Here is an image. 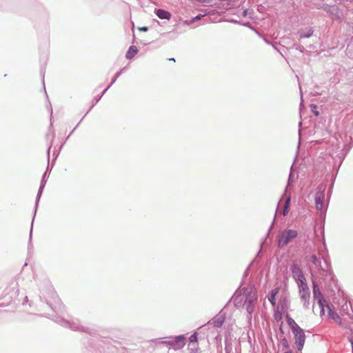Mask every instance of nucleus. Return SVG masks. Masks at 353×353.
Here are the masks:
<instances>
[{
  "label": "nucleus",
  "mask_w": 353,
  "mask_h": 353,
  "mask_svg": "<svg viewBox=\"0 0 353 353\" xmlns=\"http://www.w3.org/2000/svg\"><path fill=\"white\" fill-rule=\"evenodd\" d=\"M314 303L313 312L319 314L321 316L326 315V305H327L324 299L319 288L316 284L313 286Z\"/></svg>",
  "instance_id": "obj_1"
},
{
  "label": "nucleus",
  "mask_w": 353,
  "mask_h": 353,
  "mask_svg": "<svg viewBox=\"0 0 353 353\" xmlns=\"http://www.w3.org/2000/svg\"><path fill=\"white\" fill-rule=\"evenodd\" d=\"M297 234L296 230H284L279 239V245L281 247L286 246L297 236Z\"/></svg>",
  "instance_id": "obj_2"
},
{
  "label": "nucleus",
  "mask_w": 353,
  "mask_h": 353,
  "mask_svg": "<svg viewBox=\"0 0 353 353\" xmlns=\"http://www.w3.org/2000/svg\"><path fill=\"white\" fill-rule=\"evenodd\" d=\"M298 286L299 288V294L301 296V299L304 302L303 305L304 306L307 307L309 305L310 292L309 288L307 285V283H303L302 285L299 284Z\"/></svg>",
  "instance_id": "obj_3"
},
{
  "label": "nucleus",
  "mask_w": 353,
  "mask_h": 353,
  "mask_svg": "<svg viewBox=\"0 0 353 353\" xmlns=\"http://www.w3.org/2000/svg\"><path fill=\"white\" fill-rule=\"evenodd\" d=\"M293 278L296 280L297 285L306 282V279L303 274L302 270L296 264H294L291 267Z\"/></svg>",
  "instance_id": "obj_4"
},
{
  "label": "nucleus",
  "mask_w": 353,
  "mask_h": 353,
  "mask_svg": "<svg viewBox=\"0 0 353 353\" xmlns=\"http://www.w3.org/2000/svg\"><path fill=\"white\" fill-rule=\"evenodd\" d=\"M292 333L294 335L295 344L297 347V349L301 351L304 346L305 340V336L303 330L301 328Z\"/></svg>",
  "instance_id": "obj_5"
},
{
  "label": "nucleus",
  "mask_w": 353,
  "mask_h": 353,
  "mask_svg": "<svg viewBox=\"0 0 353 353\" xmlns=\"http://www.w3.org/2000/svg\"><path fill=\"white\" fill-rule=\"evenodd\" d=\"M257 297L255 293H250L248 296L245 297V305H246V310L249 313H252L253 312V306L252 303L254 301L256 300Z\"/></svg>",
  "instance_id": "obj_6"
},
{
  "label": "nucleus",
  "mask_w": 353,
  "mask_h": 353,
  "mask_svg": "<svg viewBox=\"0 0 353 353\" xmlns=\"http://www.w3.org/2000/svg\"><path fill=\"white\" fill-rule=\"evenodd\" d=\"M326 310H327V316L329 317H330L331 319H332L335 323H338V324H341V318L340 316L338 315V314L336 312H335L334 311H333L332 310V308L330 307V306L329 305H326Z\"/></svg>",
  "instance_id": "obj_7"
},
{
  "label": "nucleus",
  "mask_w": 353,
  "mask_h": 353,
  "mask_svg": "<svg viewBox=\"0 0 353 353\" xmlns=\"http://www.w3.org/2000/svg\"><path fill=\"white\" fill-rule=\"evenodd\" d=\"M155 13L161 19H170L171 17V14L169 12L162 9L157 10Z\"/></svg>",
  "instance_id": "obj_8"
},
{
  "label": "nucleus",
  "mask_w": 353,
  "mask_h": 353,
  "mask_svg": "<svg viewBox=\"0 0 353 353\" xmlns=\"http://www.w3.org/2000/svg\"><path fill=\"white\" fill-rule=\"evenodd\" d=\"M323 195L321 193H316L315 196L316 208L318 210H321L323 208Z\"/></svg>",
  "instance_id": "obj_9"
},
{
  "label": "nucleus",
  "mask_w": 353,
  "mask_h": 353,
  "mask_svg": "<svg viewBox=\"0 0 353 353\" xmlns=\"http://www.w3.org/2000/svg\"><path fill=\"white\" fill-rule=\"evenodd\" d=\"M138 50L136 46H131L128 50L126 52L125 57L128 59H132L137 54Z\"/></svg>",
  "instance_id": "obj_10"
},
{
  "label": "nucleus",
  "mask_w": 353,
  "mask_h": 353,
  "mask_svg": "<svg viewBox=\"0 0 353 353\" xmlns=\"http://www.w3.org/2000/svg\"><path fill=\"white\" fill-rule=\"evenodd\" d=\"M287 321L292 332L301 329V327L297 325L294 320L292 319L291 317L287 316Z\"/></svg>",
  "instance_id": "obj_11"
},
{
  "label": "nucleus",
  "mask_w": 353,
  "mask_h": 353,
  "mask_svg": "<svg viewBox=\"0 0 353 353\" xmlns=\"http://www.w3.org/2000/svg\"><path fill=\"white\" fill-rule=\"evenodd\" d=\"M278 293H279L278 288L272 290L270 293L268 299L272 305H275V304H276V296L278 294Z\"/></svg>",
  "instance_id": "obj_12"
},
{
  "label": "nucleus",
  "mask_w": 353,
  "mask_h": 353,
  "mask_svg": "<svg viewBox=\"0 0 353 353\" xmlns=\"http://www.w3.org/2000/svg\"><path fill=\"white\" fill-rule=\"evenodd\" d=\"M311 261L314 264V265H317L318 263H319V261L317 259V257L316 255H312L311 256Z\"/></svg>",
  "instance_id": "obj_13"
},
{
  "label": "nucleus",
  "mask_w": 353,
  "mask_h": 353,
  "mask_svg": "<svg viewBox=\"0 0 353 353\" xmlns=\"http://www.w3.org/2000/svg\"><path fill=\"white\" fill-rule=\"evenodd\" d=\"M190 342H196V341H197V336H196V334H192V335L190 337Z\"/></svg>",
  "instance_id": "obj_14"
},
{
  "label": "nucleus",
  "mask_w": 353,
  "mask_h": 353,
  "mask_svg": "<svg viewBox=\"0 0 353 353\" xmlns=\"http://www.w3.org/2000/svg\"><path fill=\"white\" fill-rule=\"evenodd\" d=\"M276 320H280L281 319V314L279 312H277L274 315Z\"/></svg>",
  "instance_id": "obj_15"
},
{
  "label": "nucleus",
  "mask_w": 353,
  "mask_h": 353,
  "mask_svg": "<svg viewBox=\"0 0 353 353\" xmlns=\"http://www.w3.org/2000/svg\"><path fill=\"white\" fill-rule=\"evenodd\" d=\"M243 299H244V296L240 295L235 298V301H237L238 299H239V301H243Z\"/></svg>",
  "instance_id": "obj_16"
},
{
  "label": "nucleus",
  "mask_w": 353,
  "mask_h": 353,
  "mask_svg": "<svg viewBox=\"0 0 353 353\" xmlns=\"http://www.w3.org/2000/svg\"><path fill=\"white\" fill-rule=\"evenodd\" d=\"M290 202V198H288V199L286 200L285 203V208H288V207H289Z\"/></svg>",
  "instance_id": "obj_17"
},
{
  "label": "nucleus",
  "mask_w": 353,
  "mask_h": 353,
  "mask_svg": "<svg viewBox=\"0 0 353 353\" xmlns=\"http://www.w3.org/2000/svg\"><path fill=\"white\" fill-rule=\"evenodd\" d=\"M139 30L143 31V32H146L148 30L147 27H142V28H139Z\"/></svg>",
  "instance_id": "obj_18"
},
{
  "label": "nucleus",
  "mask_w": 353,
  "mask_h": 353,
  "mask_svg": "<svg viewBox=\"0 0 353 353\" xmlns=\"http://www.w3.org/2000/svg\"><path fill=\"white\" fill-rule=\"evenodd\" d=\"M288 208H284V210H283V214H285L286 213H288Z\"/></svg>",
  "instance_id": "obj_19"
},
{
  "label": "nucleus",
  "mask_w": 353,
  "mask_h": 353,
  "mask_svg": "<svg viewBox=\"0 0 353 353\" xmlns=\"http://www.w3.org/2000/svg\"><path fill=\"white\" fill-rule=\"evenodd\" d=\"M248 11L245 10L243 11V15L245 16L247 14Z\"/></svg>",
  "instance_id": "obj_20"
},
{
  "label": "nucleus",
  "mask_w": 353,
  "mask_h": 353,
  "mask_svg": "<svg viewBox=\"0 0 353 353\" xmlns=\"http://www.w3.org/2000/svg\"><path fill=\"white\" fill-rule=\"evenodd\" d=\"M169 61H175V59L174 58H172V59H169Z\"/></svg>",
  "instance_id": "obj_21"
},
{
  "label": "nucleus",
  "mask_w": 353,
  "mask_h": 353,
  "mask_svg": "<svg viewBox=\"0 0 353 353\" xmlns=\"http://www.w3.org/2000/svg\"><path fill=\"white\" fill-rule=\"evenodd\" d=\"M200 18L201 17L199 16H197V17H195V19H200Z\"/></svg>",
  "instance_id": "obj_22"
},
{
  "label": "nucleus",
  "mask_w": 353,
  "mask_h": 353,
  "mask_svg": "<svg viewBox=\"0 0 353 353\" xmlns=\"http://www.w3.org/2000/svg\"><path fill=\"white\" fill-rule=\"evenodd\" d=\"M221 324H222V321H221V322L219 323V324H218V325H217V326H219V325H221Z\"/></svg>",
  "instance_id": "obj_23"
},
{
  "label": "nucleus",
  "mask_w": 353,
  "mask_h": 353,
  "mask_svg": "<svg viewBox=\"0 0 353 353\" xmlns=\"http://www.w3.org/2000/svg\"><path fill=\"white\" fill-rule=\"evenodd\" d=\"M315 114H316V115H318L319 112H315Z\"/></svg>",
  "instance_id": "obj_24"
},
{
  "label": "nucleus",
  "mask_w": 353,
  "mask_h": 353,
  "mask_svg": "<svg viewBox=\"0 0 353 353\" xmlns=\"http://www.w3.org/2000/svg\"><path fill=\"white\" fill-rule=\"evenodd\" d=\"M215 323H217L216 324V325H217L218 324H219V322L215 321Z\"/></svg>",
  "instance_id": "obj_25"
},
{
  "label": "nucleus",
  "mask_w": 353,
  "mask_h": 353,
  "mask_svg": "<svg viewBox=\"0 0 353 353\" xmlns=\"http://www.w3.org/2000/svg\"><path fill=\"white\" fill-rule=\"evenodd\" d=\"M215 323H217L216 324V325H217L218 324H219V322L215 321Z\"/></svg>",
  "instance_id": "obj_26"
},
{
  "label": "nucleus",
  "mask_w": 353,
  "mask_h": 353,
  "mask_svg": "<svg viewBox=\"0 0 353 353\" xmlns=\"http://www.w3.org/2000/svg\"><path fill=\"white\" fill-rule=\"evenodd\" d=\"M285 353H292V352H285Z\"/></svg>",
  "instance_id": "obj_27"
}]
</instances>
